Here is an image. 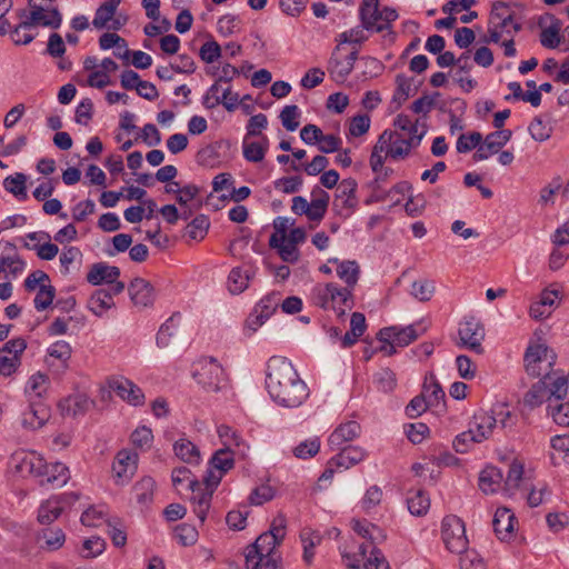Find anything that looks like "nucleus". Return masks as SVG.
Listing matches in <instances>:
<instances>
[{
  "label": "nucleus",
  "instance_id": "obj_1",
  "mask_svg": "<svg viewBox=\"0 0 569 569\" xmlns=\"http://www.w3.org/2000/svg\"><path fill=\"white\" fill-rule=\"evenodd\" d=\"M266 387L271 399L284 408H298L309 397V388L291 361L271 357L267 363Z\"/></svg>",
  "mask_w": 569,
  "mask_h": 569
},
{
  "label": "nucleus",
  "instance_id": "obj_2",
  "mask_svg": "<svg viewBox=\"0 0 569 569\" xmlns=\"http://www.w3.org/2000/svg\"><path fill=\"white\" fill-rule=\"evenodd\" d=\"M353 290L337 283L317 284L312 289V301L322 309H332L338 317H343L347 310L355 306Z\"/></svg>",
  "mask_w": 569,
  "mask_h": 569
},
{
  "label": "nucleus",
  "instance_id": "obj_3",
  "mask_svg": "<svg viewBox=\"0 0 569 569\" xmlns=\"http://www.w3.org/2000/svg\"><path fill=\"white\" fill-rule=\"evenodd\" d=\"M30 6L31 11L29 17L26 20L21 21L11 31V39L16 44H28L34 39V36L32 33H24L23 38H20V30H29L31 27L38 24L57 29L60 27L62 22L61 13L57 8L47 10L42 6Z\"/></svg>",
  "mask_w": 569,
  "mask_h": 569
},
{
  "label": "nucleus",
  "instance_id": "obj_4",
  "mask_svg": "<svg viewBox=\"0 0 569 569\" xmlns=\"http://www.w3.org/2000/svg\"><path fill=\"white\" fill-rule=\"evenodd\" d=\"M398 12L391 7L380 9L379 0H362L359 19L362 29L369 32H382L391 29V22L398 19Z\"/></svg>",
  "mask_w": 569,
  "mask_h": 569
},
{
  "label": "nucleus",
  "instance_id": "obj_5",
  "mask_svg": "<svg viewBox=\"0 0 569 569\" xmlns=\"http://www.w3.org/2000/svg\"><path fill=\"white\" fill-rule=\"evenodd\" d=\"M193 378L206 391L212 392L221 390L227 381L222 366L212 357L198 362Z\"/></svg>",
  "mask_w": 569,
  "mask_h": 569
},
{
  "label": "nucleus",
  "instance_id": "obj_6",
  "mask_svg": "<svg viewBox=\"0 0 569 569\" xmlns=\"http://www.w3.org/2000/svg\"><path fill=\"white\" fill-rule=\"evenodd\" d=\"M441 536L446 548L453 553L467 550L468 539L465 522L457 516H446L441 525Z\"/></svg>",
  "mask_w": 569,
  "mask_h": 569
},
{
  "label": "nucleus",
  "instance_id": "obj_7",
  "mask_svg": "<svg viewBox=\"0 0 569 569\" xmlns=\"http://www.w3.org/2000/svg\"><path fill=\"white\" fill-rule=\"evenodd\" d=\"M426 131L420 132V137L405 138L401 133L391 130H385L379 137H385L383 150L386 157L393 160L405 159L409 156L412 148H417Z\"/></svg>",
  "mask_w": 569,
  "mask_h": 569
},
{
  "label": "nucleus",
  "instance_id": "obj_8",
  "mask_svg": "<svg viewBox=\"0 0 569 569\" xmlns=\"http://www.w3.org/2000/svg\"><path fill=\"white\" fill-rule=\"evenodd\" d=\"M370 529V536L368 539L369 545H360L359 553L362 558H366L368 548L370 547V557L365 562V569H390L389 562L386 560L381 550L376 545L386 540L387 535L383 529L372 523Z\"/></svg>",
  "mask_w": 569,
  "mask_h": 569
},
{
  "label": "nucleus",
  "instance_id": "obj_9",
  "mask_svg": "<svg viewBox=\"0 0 569 569\" xmlns=\"http://www.w3.org/2000/svg\"><path fill=\"white\" fill-rule=\"evenodd\" d=\"M234 467L233 451L230 448L218 449L209 460L204 482L218 487L223 476Z\"/></svg>",
  "mask_w": 569,
  "mask_h": 569
},
{
  "label": "nucleus",
  "instance_id": "obj_10",
  "mask_svg": "<svg viewBox=\"0 0 569 569\" xmlns=\"http://www.w3.org/2000/svg\"><path fill=\"white\" fill-rule=\"evenodd\" d=\"M27 349V342L22 338L7 341L0 349V375L12 376L21 366V356Z\"/></svg>",
  "mask_w": 569,
  "mask_h": 569
},
{
  "label": "nucleus",
  "instance_id": "obj_11",
  "mask_svg": "<svg viewBox=\"0 0 569 569\" xmlns=\"http://www.w3.org/2000/svg\"><path fill=\"white\" fill-rule=\"evenodd\" d=\"M50 416V407L44 400H28L27 407L21 411L20 425L26 430H38L48 422Z\"/></svg>",
  "mask_w": 569,
  "mask_h": 569
},
{
  "label": "nucleus",
  "instance_id": "obj_12",
  "mask_svg": "<svg viewBox=\"0 0 569 569\" xmlns=\"http://www.w3.org/2000/svg\"><path fill=\"white\" fill-rule=\"evenodd\" d=\"M458 335L461 347L478 355L483 352L482 340L485 339V328L479 320L473 317L466 319L460 323Z\"/></svg>",
  "mask_w": 569,
  "mask_h": 569
},
{
  "label": "nucleus",
  "instance_id": "obj_13",
  "mask_svg": "<svg viewBox=\"0 0 569 569\" xmlns=\"http://www.w3.org/2000/svg\"><path fill=\"white\" fill-rule=\"evenodd\" d=\"M78 499L77 493L69 492L46 500L39 508L38 521L42 525H50L60 517L66 506L74 503Z\"/></svg>",
  "mask_w": 569,
  "mask_h": 569
},
{
  "label": "nucleus",
  "instance_id": "obj_14",
  "mask_svg": "<svg viewBox=\"0 0 569 569\" xmlns=\"http://www.w3.org/2000/svg\"><path fill=\"white\" fill-rule=\"evenodd\" d=\"M217 487H211L209 483L199 480H192L191 487L189 490L191 491L190 501L193 505V512L198 517V519L203 523L207 513L210 508L211 499Z\"/></svg>",
  "mask_w": 569,
  "mask_h": 569
},
{
  "label": "nucleus",
  "instance_id": "obj_15",
  "mask_svg": "<svg viewBox=\"0 0 569 569\" xmlns=\"http://www.w3.org/2000/svg\"><path fill=\"white\" fill-rule=\"evenodd\" d=\"M71 353V346L64 340H58L48 348L44 362L49 370L60 376L69 368Z\"/></svg>",
  "mask_w": 569,
  "mask_h": 569
},
{
  "label": "nucleus",
  "instance_id": "obj_16",
  "mask_svg": "<svg viewBox=\"0 0 569 569\" xmlns=\"http://www.w3.org/2000/svg\"><path fill=\"white\" fill-rule=\"evenodd\" d=\"M301 140L307 144L319 143V150L323 153H331L340 148L341 139L333 134H323L316 124H306L300 131Z\"/></svg>",
  "mask_w": 569,
  "mask_h": 569
},
{
  "label": "nucleus",
  "instance_id": "obj_17",
  "mask_svg": "<svg viewBox=\"0 0 569 569\" xmlns=\"http://www.w3.org/2000/svg\"><path fill=\"white\" fill-rule=\"evenodd\" d=\"M420 335L416 325L407 327L390 326L380 329L377 333V339L380 342L393 341L397 347L403 348L416 341Z\"/></svg>",
  "mask_w": 569,
  "mask_h": 569
},
{
  "label": "nucleus",
  "instance_id": "obj_18",
  "mask_svg": "<svg viewBox=\"0 0 569 569\" xmlns=\"http://www.w3.org/2000/svg\"><path fill=\"white\" fill-rule=\"evenodd\" d=\"M357 181L352 178L343 179L336 189L333 208L341 214L348 210L349 214L358 204L356 197Z\"/></svg>",
  "mask_w": 569,
  "mask_h": 569
},
{
  "label": "nucleus",
  "instance_id": "obj_19",
  "mask_svg": "<svg viewBox=\"0 0 569 569\" xmlns=\"http://www.w3.org/2000/svg\"><path fill=\"white\" fill-rule=\"evenodd\" d=\"M120 83L126 90H137V93L146 100L153 101L159 97L156 86L140 79V76L131 70H124L120 77Z\"/></svg>",
  "mask_w": 569,
  "mask_h": 569
},
{
  "label": "nucleus",
  "instance_id": "obj_20",
  "mask_svg": "<svg viewBox=\"0 0 569 569\" xmlns=\"http://www.w3.org/2000/svg\"><path fill=\"white\" fill-rule=\"evenodd\" d=\"M109 387L124 401L132 406H140L144 402L142 390L131 380L117 377L109 381Z\"/></svg>",
  "mask_w": 569,
  "mask_h": 569
},
{
  "label": "nucleus",
  "instance_id": "obj_21",
  "mask_svg": "<svg viewBox=\"0 0 569 569\" xmlns=\"http://www.w3.org/2000/svg\"><path fill=\"white\" fill-rule=\"evenodd\" d=\"M128 292L131 301L137 307H151L156 299V292L152 284L143 278H134L129 287Z\"/></svg>",
  "mask_w": 569,
  "mask_h": 569
},
{
  "label": "nucleus",
  "instance_id": "obj_22",
  "mask_svg": "<svg viewBox=\"0 0 569 569\" xmlns=\"http://www.w3.org/2000/svg\"><path fill=\"white\" fill-rule=\"evenodd\" d=\"M361 427L357 421L350 420L340 423L329 436L328 446L331 450H339L346 442L360 436Z\"/></svg>",
  "mask_w": 569,
  "mask_h": 569
},
{
  "label": "nucleus",
  "instance_id": "obj_23",
  "mask_svg": "<svg viewBox=\"0 0 569 569\" xmlns=\"http://www.w3.org/2000/svg\"><path fill=\"white\" fill-rule=\"evenodd\" d=\"M517 519L508 508H498L495 512L492 526L499 540H507L512 536Z\"/></svg>",
  "mask_w": 569,
  "mask_h": 569
},
{
  "label": "nucleus",
  "instance_id": "obj_24",
  "mask_svg": "<svg viewBox=\"0 0 569 569\" xmlns=\"http://www.w3.org/2000/svg\"><path fill=\"white\" fill-rule=\"evenodd\" d=\"M120 277V269L106 262L93 263L87 273V281L92 286L114 282Z\"/></svg>",
  "mask_w": 569,
  "mask_h": 569
},
{
  "label": "nucleus",
  "instance_id": "obj_25",
  "mask_svg": "<svg viewBox=\"0 0 569 569\" xmlns=\"http://www.w3.org/2000/svg\"><path fill=\"white\" fill-rule=\"evenodd\" d=\"M367 456L365 449L358 446H346L339 449V452L331 458V465L338 468L349 469L361 462Z\"/></svg>",
  "mask_w": 569,
  "mask_h": 569
},
{
  "label": "nucleus",
  "instance_id": "obj_26",
  "mask_svg": "<svg viewBox=\"0 0 569 569\" xmlns=\"http://www.w3.org/2000/svg\"><path fill=\"white\" fill-rule=\"evenodd\" d=\"M328 263L337 264V276L346 283V287L353 290L359 280L360 268L355 260L340 261L338 258L328 259Z\"/></svg>",
  "mask_w": 569,
  "mask_h": 569
},
{
  "label": "nucleus",
  "instance_id": "obj_27",
  "mask_svg": "<svg viewBox=\"0 0 569 569\" xmlns=\"http://www.w3.org/2000/svg\"><path fill=\"white\" fill-rule=\"evenodd\" d=\"M138 455L127 450H121L117 453L116 460L112 463V471L119 480H128L136 470Z\"/></svg>",
  "mask_w": 569,
  "mask_h": 569
},
{
  "label": "nucleus",
  "instance_id": "obj_28",
  "mask_svg": "<svg viewBox=\"0 0 569 569\" xmlns=\"http://www.w3.org/2000/svg\"><path fill=\"white\" fill-rule=\"evenodd\" d=\"M69 469L61 462H53L48 465L41 476L40 485H51L54 488H61L69 480Z\"/></svg>",
  "mask_w": 569,
  "mask_h": 569
},
{
  "label": "nucleus",
  "instance_id": "obj_29",
  "mask_svg": "<svg viewBox=\"0 0 569 569\" xmlns=\"http://www.w3.org/2000/svg\"><path fill=\"white\" fill-rule=\"evenodd\" d=\"M281 543V540L277 538L272 532L266 531L261 533L256 541L247 547L246 552L262 555L264 557L274 555L279 556L277 552V547Z\"/></svg>",
  "mask_w": 569,
  "mask_h": 569
},
{
  "label": "nucleus",
  "instance_id": "obj_30",
  "mask_svg": "<svg viewBox=\"0 0 569 569\" xmlns=\"http://www.w3.org/2000/svg\"><path fill=\"white\" fill-rule=\"evenodd\" d=\"M49 386H50L49 377L46 373L38 371V372L33 373L28 379L26 388H24V393H26L28 400H32V399L43 400V398L47 395V391L49 389Z\"/></svg>",
  "mask_w": 569,
  "mask_h": 569
},
{
  "label": "nucleus",
  "instance_id": "obj_31",
  "mask_svg": "<svg viewBox=\"0 0 569 569\" xmlns=\"http://www.w3.org/2000/svg\"><path fill=\"white\" fill-rule=\"evenodd\" d=\"M503 480L502 471L493 466L486 467L479 476V488L486 493H495L501 486Z\"/></svg>",
  "mask_w": 569,
  "mask_h": 569
},
{
  "label": "nucleus",
  "instance_id": "obj_32",
  "mask_svg": "<svg viewBox=\"0 0 569 569\" xmlns=\"http://www.w3.org/2000/svg\"><path fill=\"white\" fill-rule=\"evenodd\" d=\"M470 427L475 429V436L477 437V442H482L488 439L492 432V429L496 427L495 417L491 413L486 411H479L475 413Z\"/></svg>",
  "mask_w": 569,
  "mask_h": 569
},
{
  "label": "nucleus",
  "instance_id": "obj_33",
  "mask_svg": "<svg viewBox=\"0 0 569 569\" xmlns=\"http://www.w3.org/2000/svg\"><path fill=\"white\" fill-rule=\"evenodd\" d=\"M174 455L186 463L199 465L201 456L198 447L187 438H180L173 443Z\"/></svg>",
  "mask_w": 569,
  "mask_h": 569
},
{
  "label": "nucleus",
  "instance_id": "obj_34",
  "mask_svg": "<svg viewBox=\"0 0 569 569\" xmlns=\"http://www.w3.org/2000/svg\"><path fill=\"white\" fill-rule=\"evenodd\" d=\"M253 276L251 267H236L228 276V288L233 295L241 293L247 289L250 278Z\"/></svg>",
  "mask_w": 569,
  "mask_h": 569
},
{
  "label": "nucleus",
  "instance_id": "obj_35",
  "mask_svg": "<svg viewBox=\"0 0 569 569\" xmlns=\"http://www.w3.org/2000/svg\"><path fill=\"white\" fill-rule=\"evenodd\" d=\"M114 306L112 293L107 289H98L96 290L89 301L88 308L96 316L101 317L107 310L111 309Z\"/></svg>",
  "mask_w": 569,
  "mask_h": 569
},
{
  "label": "nucleus",
  "instance_id": "obj_36",
  "mask_svg": "<svg viewBox=\"0 0 569 569\" xmlns=\"http://www.w3.org/2000/svg\"><path fill=\"white\" fill-rule=\"evenodd\" d=\"M27 176L21 172H17L12 176H8L3 180V188L6 191L12 193L18 200H27Z\"/></svg>",
  "mask_w": 569,
  "mask_h": 569
},
{
  "label": "nucleus",
  "instance_id": "obj_37",
  "mask_svg": "<svg viewBox=\"0 0 569 569\" xmlns=\"http://www.w3.org/2000/svg\"><path fill=\"white\" fill-rule=\"evenodd\" d=\"M246 568L247 569H278L280 557L270 555L262 556L251 552H246Z\"/></svg>",
  "mask_w": 569,
  "mask_h": 569
},
{
  "label": "nucleus",
  "instance_id": "obj_38",
  "mask_svg": "<svg viewBox=\"0 0 569 569\" xmlns=\"http://www.w3.org/2000/svg\"><path fill=\"white\" fill-rule=\"evenodd\" d=\"M491 416L495 417L496 427L503 430L512 431L516 427L518 416L510 411L506 405H498L491 410Z\"/></svg>",
  "mask_w": 569,
  "mask_h": 569
},
{
  "label": "nucleus",
  "instance_id": "obj_39",
  "mask_svg": "<svg viewBox=\"0 0 569 569\" xmlns=\"http://www.w3.org/2000/svg\"><path fill=\"white\" fill-rule=\"evenodd\" d=\"M421 393L426 395L427 401L431 407H438L446 397L445 391L432 373L426 378Z\"/></svg>",
  "mask_w": 569,
  "mask_h": 569
},
{
  "label": "nucleus",
  "instance_id": "obj_40",
  "mask_svg": "<svg viewBox=\"0 0 569 569\" xmlns=\"http://www.w3.org/2000/svg\"><path fill=\"white\" fill-rule=\"evenodd\" d=\"M121 3V0H107L97 10L92 21V24L97 29L104 28L107 23L116 14L117 8Z\"/></svg>",
  "mask_w": 569,
  "mask_h": 569
},
{
  "label": "nucleus",
  "instance_id": "obj_41",
  "mask_svg": "<svg viewBox=\"0 0 569 569\" xmlns=\"http://www.w3.org/2000/svg\"><path fill=\"white\" fill-rule=\"evenodd\" d=\"M210 227L209 218L204 214H198L186 227V236L196 241L202 240Z\"/></svg>",
  "mask_w": 569,
  "mask_h": 569
},
{
  "label": "nucleus",
  "instance_id": "obj_42",
  "mask_svg": "<svg viewBox=\"0 0 569 569\" xmlns=\"http://www.w3.org/2000/svg\"><path fill=\"white\" fill-rule=\"evenodd\" d=\"M99 46L102 50H108L113 47L124 48L123 53H114L120 59H128L131 51L128 49L127 41L119 34L113 32H106L99 39Z\"/></svg>",
  "mask_w": 569,
  "mask_h": 569
},
{
  "label": "nucleus",
  "instance_id": "obj_43",
  "mask_svg": "<svg viewBox=\"0 0 569 569\" xmlns=\"http://www.w3.org/2000/svg\"><path fill=\"white\" fill-rule=\"evenodd\" d=\"M156 481L151 477H143L133 486V493L139 503L146 505L152 501Z\"/></svg>",
  "mask_w": 569,
  "mask_h": 569
},
{
  "label": "nucleus",
  "instance_id": "obj_44",
  "mask_svg": "<svg viewBox=\"0 0 569 569\" xmlns=\"http://www.w3.org/2000/svg\"><path fill=\"white\" fill-rule=\"evenodd\" d=\"M89 407V401L84 396H72L60 402V408L68 416L77 417L83 415Z\"/></svg>",
  "mask_w": 569,
  "mask_h": 569
},
{
  "label": "nucleus",
  "instance_id": "obj_45",
  "mask_svg": "<svg viewBox=\"0 0 569 569\" xmlns=\"http://www.w3.org/2000/svg\"><path fill=\"white\" fill-rule=\"evenodd\" d=\"M180 318V313L176 312L160 327L156 338L158 347L166 348L169 346L171 337L178 328L176 320Z\"/></svg>",
  "mask_w": 569,
  "mask_h": 569
},
{
  "label": "nucleus",
  "instance_id": "obj_46",
  "mask_svg": "<svg viewBox=\"0 0 569 569\" xmlns=\"http://www.w3.org/2000/svg\"><path fill=\"white\" fill-rule=\"evenodd\" d=\"M408 510L413 516L427 513L430 507V499L423 490H417L407 498Z\"/></svg>",
  "mask_w": 569,
  "mask_h": 569
},
{
  "label": "nucleus",
  "instance_id": "obj_47",
  "mask_svg": "<svg viewBox=\"0 0 569 569\" xmlns=\"http://www.w3.org/2000/svg\"><path fill=\"white\" fill-rule=\"evenodd\" d=\"M352 69V62H348L346 59L341 61L335 53L328 62V71L336 81H345Z\"/></svg>",
  "mask_w": 569,
  "mask_h": 569
},
{
  "label": "nucleus",
  "instance_id": "obj_48",
  "mask_svg": "<svg viewBox=\"0 0 569 569\" xmlns=\"http://www.w3.org/2000/svg\"><path fill=\"white\" fill-rule=\"evenodd\" d=\"M281 301V295L279 292H271L263 297L254 307V312H259L260 318L267 320L277 310Z\"/></svg>",
  "mask_w": 569,
  "mask_h": 569
},
{
  "label": "nucleus",
  "instance_id": "obj_49",
  "mask_svg": "<svg viewBox=\"0 0 569 569\" xmlns=\"http://www.w3.org/2000/svg\"><path fill=\"white\" fill-rule=\"evenodd\" d=\"M512 137V131L509 129H502L493 131L486 136L483 142L489 151L497 153L502 147H505Z\"/></svg>",
  "mask_w": 569,
  "mask_h": 569
},
{
  "label": "nucleus",
  "instance_id": "obj_50",
  "mask_svg": "<svg viewBox=\"0 0 569 569\" xmlns=\"http://www.w3.org/2000/svg\"><path fill=\"white\" fill-rule=\"evenodd\" d=\"M548 348L545 345L529 346L526 350L523 361L527 372H535V362H543L547 360Z\"/></svg>",
  "mask_w": 569,
  "mask_h": 569
},
{
  "label": "nucleus",
  "instance_id": "obj_51",
  "mask_svg": "<svg viewBox=\"0 0 569 569\" xmlns=\"http://www.w3.org/2000/svg\"><path fill=\"white\" fill-rule=\"evenodd\" d=\"M24 268L26 262L18 254L0 257V273L8 272L14 279Z\"/></svg>",
  "mask_w": 569,
  "mask_h": 569
},
{
  "label": "nucleus",
  "instance_id": "obj_52",
  "mask_svg": "<svg viewBox=\"0 0 569 569\" xmlns=\"http://www.w3.org/2000/svg\"><path fill=\"white\" fill-rule=\"evenodd\" d=\"M81 523L87 527H98L107 522V508L104 506L90 507L81 515Z\"/></svg>",
  "mask_w": 569,
  "mask_h": 569
},
{
  "label": "nucleus",
  "instance_id": "obj_53",
  "mask_svg": "<svg viewBox=\"0 0 569 569\" xmlns=\"http://www.w3.org/2000/svg\"><path fill=\"white\" fill-rule=\"evenodd\" d=\"M541 381H546V385H542V386L546 389L548 388L550 396H553L556 398V401H558L567 392L569 376L567 378L558 377L552 380V378L549 376V373L546 372V375L543 376Z\"/></svg>",
  "mask_w": 569,
  "mask_h": 569
},
{
  "label": "nucleus",
  "instance_id": "obj_54",
  "mask_svg": "<svg viewBox=\"0 0 569 569\" xmlns=\"http://www.w3.org/2000/svg\"><path fill=\"white\" fill-rule=\"evenodd\" d=\"M373 383L383 392L392 391L397 386L396 373L389 368L380 369L373 376Z\"/></svg>",
  "mask_w": 569,
  "mask_h": 569
},
{
  "label": "nucleus",
  "instance_id": "obj_55",
  "mask_svg": "<svg viewBox=\"0 0 569 569\" xmlns=\"http://www.w3.org/2000/svg\"><path fill=\"white\" fill-rule=\"evenodd\" d=\"M40 537L44 540L46 548L49 550L60 549L66 541V535L60 528H44Z\"/></svg>",
  "mask_w": 569,
  "mask_h": 569
},
{
  "label": "nucleus",
  "instance_id": "obj_56",
  "mask_svg": "<svg viewBox=\"0 0 569 569\" xmlns=\"http://www.w3.org/2000/svg\"><path fill=\"white\" fill-rule=\"evenodd\" d=\"M54 297H56V289L53 286H51L49 283L41 284L36 295V298L33 300L34 308L38 311H43V310L48 309L52 305Z\"/></svg>",
  "mask_w": 569,
  "mask_h": 569
},
{
  "label": "nucleus",
  "instance_id": "obj_57",
  "mask_svg": "<svg viewBox=\"0 0 569 569\" xmlns=\"http://www.w3.org/2000/svg\"><path fill=\"white\" fill-rule=\"evenodd\" d=\"M217 432L223 443V448H240L242 445H244L238 432L227 425L219 426Z\"/></svg>",
  "mask_w": 569,
  "mask_h": 569
},
{
  "label": "nucleus",
  "instance_id": "obj_58",
  "mask_svg": "<svg viewBox=\"0 0 569 569\" xmlns=\"http://www.w3.org/2000/svg\"><path fill=\"white\" fill-rule=\"evenodd\" d=\"M300 117V111L297 104L286 106L280 112V120L282 126L288 131H295L299 127L298 118Z\"/></svg>",
  "mask_w": 569,
  "mask_h": 569
},
{
  "label": "nucleus",
  "instance_id": "obj_59",
  "mask_svg": "<svg viewBox=\"0 0 569 569\" xmlns=\"http://www.w3.org/2000/svg\"><path fill=\"white\" fill-rule=\"evenodd\" d=\"M174 537L177 538V540L180 545L192 546L197 542L198 531H197L196 527H193L191 525L181 523L176 527Z\"/></svg>",
  "mask_w": 569,
  "mask_h": 569
},
{
  "label": "nucleus",
  "instance_id": "obj_60",
  "mask_svg": "<svg viewBox=\"0 0 569 569\" xmlns=\"http://www.w3.org/2000/svg\"><path fill=\"white\" fill-rule=\"evenodd\" d=\"M320 450V440L319 438H312L300 442L293 449L295 457L299 459H308L316 456Z\"/></svg>",
  "mask_w": 569,
  "mask_h": 569
},
{
  "label": "nucleus",
  "instance_id": "obj_61",
  "mask_svg": "<svg viewBox=\"0 0 569 569\" xmlns=\"http://www.w3.org/2000/svg\"><path fill=\"white\" fill-rule=\"evenodd\" d=\"M397 89L392 97V102L400 107L411 94V81L403 74L396 77Z\"/></svg>",
  "mask_w": 569,
  "mask_h": 569
},
{
  "label": "nucleus",
  "instance_id": "obj_62",
  "mask_svg": "<svg viewBox=\"0 0 569 569\" xmlns=\"http://www.w3.org/2000/svg\"><path fill=\"white\" fill-rule=\"evenodd\" d=\"M109 536L114 547H124L127 543V532L119 519L108 520Z\"/></svg>",
  "mask_w": 569,
  "mask_h": 569
},
{
  "label": "nucleus",
  "instance_id": "obj_63",
  "mask_svg": "<svg viewBox=\"0 0 569 569\" xmlns=\"http://www.w3.org/2000/svg\"><path fill=\"white\" fill-rule=\"evenodd\" d=\"M546 385V381L539 380L530 390L525 395L523 402L530 408H535L542 403L543 398L547 393L546 388L542 386Z\"/></svg>",
  "mask_w": 569,
  "mask_h": 569
},
{
  "label": "nucleus",
  "instance_id": "obj_64",
  "mask_svg": "<svg viewBox=\"0 0 569 569\" xmlns=\"http://www.w3.org/2000/svg\"><path fill=\"white\" fill-rule=\"evenodd\" d=\"M549 412L553 421L563 427H569V401L552 405H548Z\"/></svg>",
  "mask_w": 569,
  "mask_h": 569
}]
</instances>
